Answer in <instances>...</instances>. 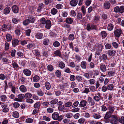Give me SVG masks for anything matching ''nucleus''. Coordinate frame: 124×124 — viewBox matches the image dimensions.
<instances>
[{
    "label": "nucleus",
    "instance_id": "10",
    "mask_svg": "<svg viewBox=\"0 0 124 124\" xmlns=\"http://www.w3.org/2000/svg\"><path fill=\"white\" fill-rule=\"evenodd\" d=\"M118 119V118L116 116H113L110 121V123L113 124H115Z\"/></svg>",
    "mask_w": 124,
    "mask_h": 124
},
{
    "label": "nucleus",
    "instance_id": "26",
    "mask_svg": "<svg viewBox=\"0 0 124 124\" xmlns=\"http://www.w3.org/2000/svg\"><path fill=\"white\" fill-rule=\"evenodd\" d=\"M73 21L72 19L69 17L67 18L66 20V22L68 24H71L72 23Z\"/></svg>",
    "mask_w": 124,
    "mask_h": 124
},
{
    "label": "nucleus",
    "instance_id": "23",
    "mask_svg": "<svg viewBox=\"0 0 124 124\" xmlns=\"http://www.w3.org/2000/svg\"><path fill=\"white\" fill-rule=\"evenodd\" d=\"M107 88L109 91H112L113 90L114 87V85L112 84H109L107 85Z\"/></svg>",
    "mask_w": 124,
    "mask_h": 124
},
{
    "label": "nucleus",
    "instance_id": "37",
    "mask_svg": "<svg viewBox=\"0 0 124 124\" xmlns=\"http://www.w3.org/2000/svg\"><path fill=\"white\" fill-rule=\"evenodd\" d=\"M27 47L28 49H33L35 48V46L34 44L31 43H29L27 45Z\"/></svg>",
    "mask_w": 124,
    "mask_h": 124
},
{
    "label": "nucleus",
    "instance_id": "4",
    "mask_svg": "<svg viewBox=\"0 0 124 124\" xmlns=\"http://www.w3.org/2000/svg\"><path fill=\"white\" fill-rule=\"evenodd\" d=\"M19 44V41L17 39L14 38L12 40V46L15 47L18 45Z\"/></svg>",
    "mask_w": 124,
    "mask_h": 124
},
{
    "label": "nucleus",
    "instance_id": "5",
    "mask_svg": "<svg viewBox=\"0 0 124 124\" xmlns=\"http://www.w3.org/2000/svg\"><path fill=\"white\" fill-rule=\"evenodd\" d=\"M17 97L18 98H15L14 101H17L22 102V99L24 98V95L22 94H19L18 95Z\"/></svg>",
    "mask_w": 124,
    "mask_h": 124
},
{
    "label": "nucleus",
    "instance_id": "16",
    "mask_svg": "<svg viewBox=\"0 0 124 124\" xmlns=\"http://www.w3.org/2000/svg\"><path fill=\"white\" fill-rule=\"evenodd\" d=\"M21 27L20 26H17V28L15 30V32L16 34L18 36H19L21 34L20 30Z\"/></svg>",
    "mask_w": 124,
    "mask_h": 124
},
{
    "label": "nucleus",
    "instance_id": "34",
    "mask_svg": "<svg viewBox=\"0 0 124 124\" xmlns=\"http://www.w3.org/2000/svg\"><path fill=\"white\" fill-rule=\"evenodd\" d=\"M24 97L27 99L30 98H31L32 95L31 93L29 92L26 93L24 95Z\"/></svg>",
    "mask_w": 124,
    "mask_h": 124
},
{
    "label": "nucleus",
    "instance_id": "3",
    "mask_svg": "<svg viewBox=\"0 0 124 124\" xmlns=\"http://www.w3.org/2000/svg\"><path fill=\"white\" fill-rule=\"evenodd\" d=\"M116 53V51L115 49H112L108 50L107 52V54L109 56L112 58L114 56Z\"/></svg>",
    "mask_w": 124,
    "mask_h": 124
},
{
    "label": "nucleus",
    "instance_id": "24",
    "mask_svg": "<svg viewBox=\"0 0 124 124\" xmlns=\"http://www.w3.org/2000/svg\"><path fill=\"white\" fill-rule=\"evenodd\" d=\"M43 56L45 57H47L50 54L49 52L46 50H44L43 51Z\"/></svg>",
    "mask_w": 124,
    "mask_h": 124
},
{
    "label": "nucleus",
    "instance_id": "42",
    "mask_svg": "<svg viewBox=\"0 0 124 124\" xmlns=\"http://www.w3.org/2000/svg\"><path fill=\"white\" fill-rule=\"evenodd\" d=\"M39 77L37 75L34 76L33 78V81L34 82H37L39 79Z\"/></svg>",
    "mask_w": 124,
    "mask_h": 124
},
{
    "label": "nucleus",
    "instance_id": "49",
    "mask_svg": "<svg viewBox=\"0 0 124 124\" xmlns=\"http://www.w3.org/2000/svg\"><path fill=\"white\" fill-rule=\"evenodd\" d=\"M90 90L91 92H94L97 91L96 88L94 86H91L90 87Z\"/></svg>",
    "mask_w": 124,
    "mask_h": 124
},
{
    "label": "nucleus",
    "instance_id": "35",
    "mask_svg": "<svg viewBox=\"0 0 124 124\" xmlns=\"http://www.w3.org/2000/svg\"><path fill=\"white\" fill-rule=\"evenodd\" d=\"M58 12L57 10L54 8H53L51 10V13L53 15H54L56 14Z\"/></svg>",
    "mask_w": 124,
    "mask_h": 124
},
{
    "label": "nucleus",
    "instance_id": "1",
    "mask_svg": "<svg viewBox=\"0 0 124 124\" xmlns=\"http://www.w3.org/2000/svg\"><path fill=\"white\" fill-rule=\"evenodd\" d=\"M35 20V19L33 16H29L28 18L26 19L23 21V23L24 25L26 26L30 23H33Z\"/></svg>",
    "mask_w": 124,
    "mask_h": 124
},
{
    "label": "nucleus",
    "instance_id": "44",
    "mask_svg": "<svg viewBox=\"0 0 124 124\" xmlns=\"http://www.w3.org/2000/svg\"><path fill=\"white\" fill-rule=\"evenodd\" d=\"M44 5L43 3H41L40 4L38 7V12H40L41 11V9L44 8Z\"/></svg>",
    "mask_w": 124,
    "mask_h": 124
},
{
    "label": "nucleus",
    "instance_id": "61",
    "mask_svg": "<svg viewBox=\"0 0 124 124\" xmlns=\"http://www.w3.org/2000/svg\"><path fill=\"white\" fill-rule=\"evenodd\" d=\"M13 106L14 108H17L19 106L20 104L19 103L15 102L13 103Z\"/></svg>",
    "mask_w": 124,
    "mask_h": 124
},
{
    "label": "nucleus",
    "instance_id": "54",
    "mask_svg": "<svg viewBox=\"0 0 124 124\" xmlns=\"http://www.w3.org/2000/svg\"><path fill=\"white\" fill-rule=\"evenodd\" d=\"M33 119L31 118H28L26 119L25 122L26 123H30L33 121Z\"/></svg>",
    "mask_w": 124,
    "mask_h": 124
},
{
    "label": "nucleus",
    "instance_id": "9",
    "mask_svg": "<svg viewBox=\"0 0 124 124\" xmlns=\"http://www.w3.org/2000/svg\"><path fill=\"white\" fill-rule=\"evenodd\" d=\"M23 72L24 74L27 76H29L31 74V71L27 69H24L23 70Z\"/></svg>",
    "mask_w": 124,
    "mask_h": 124
},
{
    "label": "nucleus",
    "instance_id": "21",
    "mask_svg": "<svg viewBox=\"0 0 124 124\" xmlns=\"http://www.w3.org/2000/svg\"><path fill=\"white\" fill-rule=\"evenodd\" d=\"M115 108V107L112 106L111 104L108 107V109L109 110V112L112 114Z\"/></svg>",
    "mask_w": 124,
    "mask_h": 124
},
{
    "label": "nucleus",
    "instance_id": "53",
    "mask_svg": "<svg viewBox=\"0 0 124 124\" xmlns=\"http://www.w3.org/2000/svg\"><path fill=\"white\" fill-rule=\"evenodd\" d=\"M105 47L106 49H109L112 47V46L111 44L107 43L105 45Z\"/></svg>",
    "mask_w": 124,
    "mask_h": 124
},
{
    "label": "nucleus",
    "instance_id": "22",
    "mask_svg": "<svg viewBox=\"0 0 124 124\" xmlns=\"http://www.w3.org/2000/svg\"><path fill=\"white\" fill-rule=\"evenodd\" d=\"M87 63L86 62L84 61L82 62L80 64V66L83 69H86Z\"/></svg>",
    "mask_w": 124,
    "mask_h": 124
},
{
    "label": "nucleus",
    "instance_id": "41",
    "mask_svg": "<svg viewBox=\"0 0 124 124\" xmlns=\"http://www.w3.org/2000/svg\"><path fill=\"white\" fill-rule=\"evenodd\" d=\"M93 116L94 118L96 119H99L101 117V116L99 113L95 114L93 115Z\"/></svg>",
    "mask_w": 124,
    "mask_h": 124
},
{
    "label": "nucleus",
    "instance_id": "46",
    "mask_svg": "<svg viewBox=\"0 0 124 124\" xmlns=\"http://www.w3.org/2000/svg\"><path fill=\"white\" fill-rule=\"evenodd\" d=\"M58 99H54L51 101L50 102V103L52 105L56 104L58 102Z\"/></svg>",
    "mask_w": 124,
    "mask_h": 124
},
{
    "label": "nucleus",
    "instance_id": "28",
    "mask_svg": "<svg viewBox=\"0 0 124 124\" xmlns=\"http://www.w3.org/2000/svg\"><path fill=\"white\" fill-rule=\"evenodd\" d=\"M112 114V113H110L109 112H107L105 115L104 118L106 119H108L110 118Z\"/></svg>",
    "mask_w": 124,
    "mask_h": 124
},
{
    "label": "nucleus",
    "instance_id": "11",
    "mask_svg": "<svg viewBox=\"0 0 124 124\" xmlns=\"http://www.w3.org/2000/svg\"><path fill=\"white\" fill-rule=\"evenodd\" d=\"M87 101L91 106L94 105L95 104L94 101L91 97H89L88 98Z\"/></svg>",
    "mask_w": 124,
    "mask_h": 124
},
{
    "label": "nucleus",
    "instance_id": "32",
    "mask_svg": "<svg viewBox=\"0 0 124 124\" xmlns=\"http://www.w3.org/2000/svg\"><path fill=\"white\" fill-rule=\"evenodd\" d=\"M115 72L114 71H110L108 72V75L109 77H113L115 75Z\"/></svg>",
    "mask_w": 124,
    "mask_h": 124
},
{
    "label": "nucleus",
    "instance_id": "62",
    "mask_svg": "<svg viewBox=\"0 0 124 124\" xmlns=\"http://www.w3.org/2000/svg\"><path fill=\"white\" fill-rule=\"evenodd\" d=\"M5 50H8L9 47V44L7 42H6L5 43Z\"/></svg>",
    "mask_w": 124,
    "mask_h": 124
},
{
    "label": "nucleus",
    "instance_id": "40",
    "mask_svg": "<svg viewBox=\"0 0 124 124\" xmlns=\"http://www.w3.org/2000/svg\"><path fill=\"white\" fill-rule=\"evenodd\" d=\"M77 21L79 20L82 19V13H78L77 15Z\"/></svg>",
    "mask_w": 124,
    "mask_h": 124
},
{
    "label": "nucleus",
    "instance_id": "19",
    "mask_svg": "<svg viewBox=\"0 0 124 124\" xmlns=\"http://www.w3.org/2000/svg\"><path fill=\"white\" fill-rule=\"evenodd\" d=\"M43 35V34L42 33H36L35 37L38 39H40L42 38Z\"/></svg>",
    "mask_w": 124,
    "mask_h": 124
},
{
    "label": "nucleus",
    "instance_id": "13",
    "mask_svg": "<svg viewBox=\"0 0 124 124\" xmlns=\"http://www.w3.org/2000/svg\"><path fill=\"white\" fill-rule=\"evenodd\" d=\"M110 6V4L108 1H105L104 4V7L106 9H109Z\"/></svg>",
    "mask_w": 124,
    "mask_h": 124
},
{
    "label": "nucleus",
    "instance_id": "50",
    "mask_svg": "<svg viewBox=\"0 0 124 124\" xmlns=\"http://www.w3.org/2000/svg\"><path fill=\"white\" fill-rule=\"evenodd\" d=\"M114 25L111 23L109 24L108 26V29L109 30L111 31L112 30L113 28Z\"/></svg>",
    "mask_w": 124,
    "mask_h": 124
},
{
    "label": "nucleus",
    "instance_id": "60",
    "mask_svg": "<svg viewBox=\"0 0 124 124\" xmlns=\"http://www.w3.org/2000/svg\"><path fill=\"white\" fill-rule=\"evenodd\" d=\"M74 36L73 34H70L69 36L68 39L69 40H73L74 39Z\"/></svg>",
    "mask_w": 124,
    "mask_h": 124
},
{
    "label": "nucleus",
    "instance_id": "7",
    "mask_svg": "<svg viewBox=\"0 0 124 124\" xmlns=\"http://www.w3.org/2000/svg\"><path fill=\"white\" fill-rule=\"evenodd\" d=\"M59 114L57 112H54L52 115V118L54 120H58L59 117Z\"/></svg>",
    "mask_w": 124,
    "mask_h": 124
},
{
    "label": "nucleus",
    "instance_id": "47",
    "mask_svg": "<svg viewBox=\"0 0 124 124\" xmlns=\"http://www.w3.org/2000/svg\"><path fill=\"white\" fill-rule=\"evenodd\" d=\"M37 93L38 95L40 96H42L44 95V92L40 90H39L37 91Z\"/></svg>",
    "mask_w": 124,
    "mask_h": 124
},
{
    "label": "nucleus",
    "instance_id": "57",
    "mask_svg": "<svg viewBox=\"0 0 124 124\" xmlns=\"http://www.w3.org/2000/svg\"><path fill=\"white\" fill-rule=\"evenodd\" d=\"M76 80L79 82L81 81L82 79V78L81 76L80 75H77L76 77Z\"/></svg>",
    "mask_w": 124,
    "mask_h": 124
},
{
    "label": "nucleus",
    "instance_id": "15",
    "mask_svg": "<svg viewBox=\"0 0 124 124\" xmlns=\"http://www.w3.org/2000/svg\"><path fill=\"white\" fill-rule=\"evenodd\" d=\"M78 2V0H71L70 2V3L72 6L75 7L77 5Z\"/></svg>",
    "mask_w": 124,
    "mask_h": 124
},
{
    "label": "nucleus",
    "instance_id": "8",
    "mask_svg": "<svg viewBox=\"0 0 124 124\" xmlns=\"http://www.w3.org/2000/svg\"><path fill=\"white\" fill-rule=\"evenodd\" d=\"M12 10L15 13H17L18 12L19 9L18 7L16 5H14L12 7Z\"/></svg>",
    "mask_w": 124,
    "mask_h": 124
},
{
    "label": "nucleus",
    "instance_id": "43",
    "mask_svg": "<svg viewBox=\"0 0 124 124\" xmlns=\"http://www.w3.org/2000/svg\"><path fill=\"white\" fill-rule=\"evenodd\" d=\"M112 45L114 48L115 49L118 48V44L117 42H113L112 43Z\"/></svg>",
    "mask_w": 124,
    "mask_h": 124
},
{
    "label": "nucleus",
    "instance_id": "56",
    "mask_svg": "<svg viewBox=\"0 0 124 124\" xmlns=\"http://www.w3.org/2000/svg\"><path fill=\"white\" fill-rule=\"evenodd\" d=\"M101 35L102 37L105 38L107 36V34L105 31H103L101 33Z\"/></svg>",
    "mask_w": 124,
    "mask_h": 124
},
{
    "label": "nucleus",
    "instance_id": "25",
    "mask_svg": "<svg viewBox=\"0 0 124 124\" xmlns=\"http://www.w3.org/2000/svg\"><path fill=\"white\" fill-rule=\"evenodd\" d=\"M7 41L8 42L10 41L12 39V36L11 34H7L6 36Z\"/></svg>",
    "mask_w": 124,
    "mask_h": 124
},
{
    "label": "nucleus",
    "instance_id": "59",
    "mask_svg": "<svg viewBox=\"0 0 124 124\" xmlns=\"http://www.w3.org/2000/svg\"><path fill=\"white\" fill-rule=\"evenodd\" d=\"M72 103L71 102L69 101L67 102L64 105L65 107H69L72 106Z\"/></svg>",
    "mask_w": 124,
    "mask_h": 124
},
{
    "label": "nucleus",
    "instance_id": "27",
    "mask_svg": "<svg viewBox=\"0 0 124 124\" xmlns=\"http://www.w3.org/2000/svg\"><path fill=\"white\" fill-rule=\"evenodd\" d=\"M54 54L56 56L60 57L61 56V52L60 50L58 49L56 50L54 52Z\"/></svg>",
    "mask_w": 124,
    "mask_h": 124
},
{
    "label": "nucleus",
    "instance_id": "48",
    "mask_svg": "<svg viewBox=\"0 0 124 124\" xmlns=\"http://www.w3.org/2000/svg\"><path fill=\"white\" fill-rule=\"evenodd\" d=\"M59 66L60 68L63 69L65 67V65L62 62H61L59 63Z\"/></svg>",
    "mask_w": 124,
    "mask_h": 124
},
{
    "label": "nucleus",
    "instance_id": "38",
    "mask_svg": "<svg viewBox=\"0 0 124 124\" xmlns=\"http://www.w3.org/2000/svg\"><path fill=\"white\" fill-rule=\"evenodd\" d=\"M47 70L51 72L54 69V68L53 66L51 64L48 65L47 67Z\"/></svg>",
    "mask_w": 124,
    "mask_h": 124
},
{
    "label": "nucleus",
    "instance_id": "18",
    "mask_svg": "<svg viewBox=\"0 0 124 124\" xmlns=\"http://www.w3.org/2000/svg\"><path fill=\"white\" fill-rule=\"evenodd\" d=\"M100 69L101 71L104 72L106 71V67L105 65L103 64H100Z\"/></svg>",
    "mask_w": 124,
    "mask_h": 124
},
{
    "label": "nucleus",
    "instance_id": "55",
    "mask_svg": "<svg viewBox=\"0 0 124 124\" xmlns=\"http://www.w3.org/2000/svg\"><path fill=\"white\" fill-rule=\"evenodd\" d=\"M103 46L102 44H99L97 46V50L100 51H102Z\"/></svg>",
    "mask_w": 124,
    "mask_h": 124
},
{
    "label": "nucleus",
    "instance_id": "17",
    "mask_svg": "<svg viewBox=\"0 0 124 124\" xmlns=\"http://www.w3.org/2000/svg\"><path fill=\"white\" fill-rule=\"evenodd\" d=\"M46 28L47 29H49L51 27V22L49 20H47L46 21Z\"/></svg>",
    "mask_w": 124,
    "mask_h": 124
},
{
    "label": "nucleus",
    "instance_id": "6",
    "mask_svg": "<svg viewBox=\"0 0 124 124\" xmlns=\"http://www.w3.org/2000/svg\"><path fill=\"white\" fill-rule=\"evenodd\" d=\"M122 33V31L120 29H118L114 31L115 36L117 37H119Z\"/></svg>",
    "mask_w": 124,
    "mask_h": 124
},
{
    "label": "nucleus",
    "instance_id": "63",
    "mask_svg": "<svg viewBox=\"0 0 124 124\" xmlns=\"http://www.w3.org/2000/svg\"><path fill=\"white\" fill-rule=\"evenodd\" d=\"M34 54L36 56V57H38L39 56L40 54L38 50H34Z\"/></svg>",
    "mask_w": 124,
    "mask_h": 124
},
{
    "label": "nucleus",
    "instance_id": "51",
    "mask_svg": "<svg viewBox=\"0 0 124 124\" xmlns=\"http://www.w3.org/2000/svg\"><path fill=\"white\" fill-rule=\"evenodd\" d=\"M49 43V41L48 39H44L43 42V44L45 45H47Z\"/></svg>",
    "mask_w": 124,
    "mask_h": 124
},
{
    "label": "nucleus",
    "instance_id": "45",
    "mask_svg": "<svg viewBox=\"0 0 124 124\" xmlns=\"http://www.w3.org/2000/svg\"><path fill=\"white\" fill-rule=\"evenodd\" d=\"M53 45L54 47H57L60 46V44L59 42L56 41L53 43Z\"/></svg>",
    "mask_w": 124,
    "mask_h": 124
},
{
    "label": "nucleus",
    "instance_id": "39",
    "mask_svg": "<svg viewBox=\"0 0 124 124\" xmlns=\"http://www.w3.org/2000/svg\"><path fill=\"white\" fill-rule=\"evenodd\" d=\"M55 73L56 76L58 77H60L61 75V72L59 70H57L55 72Z\"/></svg>",
    "mask_w": 124,
    "mask_h": 124
},
{
    "label": "nucleus",
    "instance_id": "58",
    "mask_svg": "<svg viewBox=\"0 0 124 124\" xmlns=\"http://www.w3.org/2000/svg\"><path fill=\"white\" fill-rule=\"evenodd\" d=\"M79 102L78 101H76L74 102L72 105V107L73 108L77 107L78 105Z\"/></svg>",
    "mask_w": 124,
    "mask_h": 124
},
{
    "label": "nucleus",
    "instance_id": "20",
    "mask_svg": "<svg viewBox=\"0 0 124 124\" xmlns=\"http://www.w3.org/2000/svg\"><path fill=\"white\" fill-rule=\"evenodd\" d=\"M10 8L9 7H7L5 8L4 10V13L5 15L8 14L10 11Z\"/></svg>",
    "mask_w": 124,
    "mask_h": 124
},
{
    "label": "nucleus",
    "instance_id": "52",
    "mask_svg": "<svg viewBox=\"0 0 124 124\" xmlns=\"http://www.w3.org/2000/svg\"><path fill=\"white\" fill-rule=\"evenodd\" d=\"M100 96H98L95 95L93 99L96 101L98 102L100 101Z\"/></svg>",
    "mask_w": 124,
    "mask_h": 124
},
{
    "label": "nucleus",
    "instance_id": "31",
    "mask_svg": "<svg viewBox=\"0 0 124 124\" xmlns=\"http://www.w3.org/2000/svg\"><path fill=\"white\" fill-rule=\"evenodd\" d=\"M12 116L15 118H18L19 117V114L17 112L15 111L13 112Z\"/></svg>",
    "mask_w": 124,
    "mask_h": 124
},
{
    "label": "nucleus",
    "instance_id": "12",
    "mask_svg": "<svg viewBox=\"0 0 124 124\" xmlns=\"http://www.w3.org/2000/svg\"><path fill=\"white\" fill-rule=\"evenodd\" d=\"M87 103V101L86 100H83L81 101L80 102L79 104L80 107L82 108L85 106Z\"/></svg>",
    "mask_w": 124,
    "mask_h": 124
},
{
    "label": "nucleus",
    "instance_id": "36",
    "mask_svg": "<svg viewBox=\"0 0 124 124\" xmlns=\"http://www.w3.org/2000/svg\"><path fill=\"white\" fill-rule=\"evenodd\" d=\"M1 29L2 30L5 31H6L8 30L7 26L5 24H3L2 25Z\"/></svg>",
    "mask_w": 124,
    "mask_h": 124
},
{
    "label": "nucleus",
    "instance_id": "33",
    "mask_svg": "<svg viewBox=\"0 0 124 124\" xmlns=\"http://www.w3.org/2000/svg\"><path fill=\"white\" fill-rule=\"evenodd\" d=\"M46 88L47 90H49L51 88V85L50 83L48 82H46L45 83Z\"/></svg>",
    "mask_w": 124,
    "mask_h": 124
},
{
    "label": "nucleus",
    "instance_id": "30",
    "mask_svg": "<svg viewBox=\"0 0 124 124\" xmlns=\"http://www.w3.org/2000/svg\"><path fill=\"white\" fill-rule=\"evenodd\" d=\"M0 98L1 101L5 102L7 100V96L5 95H3L0 97Z\"/></svg>",
    "mask_w": 124,
    "mask_h": 124
},
{
    "label": "nucleus",
    "instance_id": "14",
    "mask_svg": "<svg viewBox=\"0 0 124 124\" xmlns=\"http://www.w3.org/2000/svg\"><path fill=\"white\" fill-rule=\"evenodd\" d=\"M19 89L22 93H25L27 90L26 86L23 85H22L20 86Z\"/></svg>",
    "mask_w": 124,
    "mask_h": 124
},
{
    "label": "nucleus",
    "instance_id": "64",
    "mask_svg": "<svg viewBox=\"0 0 124 124\" xmlns=\"http://www.w3.org/2000/svg\"><path fill=\"white\" fill-rule=\"evenodd\" d=\"M85 121V119L84 118H81L78 120V122L80 124H82L84 123Z\"/></svg>",
    "mask_w": 124,
    "mask_h": 124
},
{
    "label": "nucleus",
    "instance_id": "2",
    "mask_svg": "<svg viewBox=\"0 0 124 124\" xmlns=\"http://www.w3.org/2000/svg\"><path fill=\"white\" fill-rule=\"evenodd\" d=\"M114 11L116 12H119L122 13L124 12V6H121L120 7L118 6L114 8Z\"/></svg>",
    "mask_w": 124,
    "mask_h": 124
},
{
    "label": "nucleus",
    "instance_id": "29",
    "mask_svg": "<svg viewBox=\"0 0 124 124\" xmlns=\"http://www.w3.org/2000/svg\"><path fill=\"white\" fill-rule=\"evenodd\" d=\"M107 58V56L105 54H103L101 57H100V59L101 60H103V61H106Z\"/></svg>",
    "mask_w": 124,
    "mask_h": 124
}]
</instances>
